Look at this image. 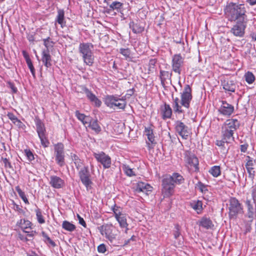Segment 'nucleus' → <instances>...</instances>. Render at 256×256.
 <instances>
[{
  "instance_id": "64",
  "label": "nucleus",
  "mask_w": 256,
  "mask_h": 256,
  "mask_svg": "<svg viewBox=\"0 0 256 256\" xmlns=\"http://www.w3.org/2000/svg\"><path fill=\"white\" fill-rule=\"evenodd\" d=\"M77 217L78 219L79 224L82 225L84 228L86 227V223L83 218H82L79 214H77Z\"/></svg>"
},
{
  "instance_id": "56",
  "label": "nucleus",
  "mask_w": 256,
  "mask_h": 256,
  "mask_svg": "<svg viewBox=\"0 0 256 256\" xmlns=\"http://www.w3.org/2000/svg\"><path fill=\"white\" fill-rule=\"evenodd\" d=\"M157 62V60L156 58H152L150 60L148 66L149 70H153L154 68L156 63Z\"/></svg>"
},
{
  "instance_id": "19",
  "label": "nucleus",
  "mask_w": 256,
  "mask_h": 256,
  "mask_svg": "<svg viewBox=\"0 0 256 256\" xmlns=\"http://www.w3.org/2000/svg\"><path fill=\"white\" fill-rule=\"evenodd\" d=\"M222 86L226 91L234 92L236 88V84L234 80L224 79L222 80Z\"/></svg>"
},
{
  "instance_id": "3",
  "label": "nucleus",
  "mask_w": 256,
  "mask_h": 256,
  "mask_svg": "<svg viewBox=\"0 0 256 256\" xmlns=\"http://www.w3.org/2000/svg\"><path fill=\"white\" fill-rule=\"evenodd\" d=\"M240 126V122L236 118L226 120L222 126V138L228 143L234 141V133Z\"/></svg>"
},
{
  "instance_id": "36",
  "label": "nucleus",
  "mask_w": 256,
  "mask_h": 256,
  "mask_svg": "<svg viewBox=\"0 0 256 256\" xmlns=\"http://www.w3.org/2000/svg\"><path fill=\"white\" fill-rule=\"evenodd\" d=\"M80 88L82 91L85 93L87 98L90 100V102H92V100H94V98H96V96L85 86H80Z\"/></svg>"
},
{
  "instance_id": "50",
  "label": "nucleus",
  "mask_w": 256,
  "mask_h": 256,
  "mask_svg": "<svg viewBox=\"0 0 256 256\" xmlns=\"http://www.w3.org/2000/svg\"><path fill=\"white\" fill-rule=\"evenodd\" d=\"M225 143L228 144L226 142L225 140H224L223 138L222 140H216L215 142V144L216 146L220 148L223 149L224 150H226Z\"/></svg>"
},
{
  "instance_id": "26",
  "label": "nucleus",
  "mask_w": 256,
  "mask_h": 256,
  "mask_svg": "<svg viewBox=\"0 0 256 256\" xmlns=\"http://www.w3.org/2000/svg\"><path fill=\"white\" fill-rule=\"evenodd\" d=\"M22 54L24 58L26 63L32 73L34 78L36 77V73L34 68L33 66L32 61L31 60L26 50H22Z\"/></svg>"
},
{
  "instance_id": "54",
  "label": "nucleus",
  "mask_w": 256,
  "mask_h": 256,
  "mask_svg": "<svg viewBox=\"0 0 256 256\" xmlns=\"http://www.w3.org/2000/svg\"><path fill=\"white\" fill-rule=\"evenodd\" d=\"M252 197L256 206V184L251 188Z\"/></svg>"
},
{
  "instance_id": "39",
  "label": "nucleus",
  "mask_w": 256,
  "mask_h": 256,
  "mask_svg": "<svg viewBox=\"0 0 256 256\" xmlns=\"http://www.w3.org/2000/svg\"><path fill=\"white\" fill-rule=\"evenodd\" d=\"M148 142H146V145L148 150L150 151L152 148H154V144H156L155 141V138L154 134H150L147 136Z\"/></svg>"
},
{
  "instance_id": "21",
  "label": "nucleus",
  "mask_w": 256,
  "mask_h": 256,
  "mask_svg": "<svg viewBox=\"0 0 256 256\" xmlns=\"http://www.w3.org/2000/svg\"><path fill=\"white\" fill-rule=\"evenodd\" d=\"M162 117L164 120L170 118L172 115V110L170 106L165 103L160 107Z\"/></svg>"
},
{
  "instance_id": "62",
  "label": "nucleus",
  "mask_w": 256,
  "mask_h": 256,
  "mask_svg": "<svg viewBox=\"0 0 256 256\" xmlns=\"http://www.w3.org/2000/svg\"><path fill=\"white\" fill-rule=\"evenodd\" d=\"M119 207L116 206V204L114 205V207L112 208V210L114 213V217L116 218V214L119 216V214H121L122 213H121L119 210Z\"/></svg>"
},
{
  "instance_id": "51",
  "label": "nucleus",
  "mask_w": 256,
  "mask_h": 256,
  "mask_svg": "<svg viewBox=\"0 0 256 256\" xmlns=\"http://www.w3.org/2000/svg\"><path fill=\"white\" fill-rule=\"evenodd\" d=\"M120 53L126 59L130 58V51L128 48H122L120 50Z\"/></svg>"
},
{
  "instance_id": "9",
  "label": "nucleus",
  "mask_w": 256,
  "mask_h": 256,
  "mask_svg": "<svg viewBox=\"0 0 256 256\" xmlns=\"http://www.w3.org/2000/svg\"><path fill=\"white\" fill-rule=\"evenodd\" d=\"M162 193L164 197H170L173 194L175 185L170 176H166L162 180Z\"/></svg>"
},
{
  "instance_id": "45",
  "label": "nucleus",
  "mask_w": 256,
  "mask_h": 256,
  "mask_svg": "<svg viewBox=\"0 0 256 256\" xmlns=\"http://www.w3.org/2000/svg\"><path fill=\"white\" fill-rule=\"evenodd\" d=\"M122 170L125 174L128 176H135V174L128 166L126 164H124L122 166Z\"/></svg>"
},
{
  "instance_id": "53",
  "label": "nucleus",
  "mask_w": 256,
  "mask_h": 256,
  "mask_svg": "<svg viewBox=\"0 0 256 256\" xmlns=\"http://www.w3.org/2000/svg\"><path fill=\"white\" fill-rule=\"evenodd\" d=\"M39 138L40 140L41 144L43 146L46 148L48 146L50 142L46 138V135H44L42 136H40Z\"/></svg>"
},
{
  "instance_id": "57",
  "label": "nucleus",
  "mask_w": 256,
  "mask_h": 256,
  "mask_svg": "<svg viewBox=\"0 0 256 256\" xmlns=\"http://www.w3.org/2000/svg\"><path fill=\"white\" fill-rule=\"evenodd\" d=\"M13 124L19 128L24 130L26 128V126L18 118Z\"/></svg>"
},
{
  "instance_id": "11",
  "label": "nucleus",
  "mask_w": 256,
  "mask_h": 256,
  "mask_svg": "<svg viewBox=\"0 0 256 256\" xmlns=\"http://www.w3.org/2000/svg\"><path fill=\"white\" fill-rule=\"evenodd\" d=\"M184 158L188 167L194 168V171L198 170V160L194 154L187 151L184 154Z\"/></svg>"
},
{
  "instance_id": "18",
  "label": "nucleus",
  "mask_w": 256,
  "mask_h": 256,
  "mask_svg": "<svg viewBox=\"0 0 256 256\" xmlns=\"http://www.w3.org/2000/svg\"><path fill=\"white\" fill-rule=\"evenodd\" d=\"M246 162L245 166L248 174V176L252 180H253L255 176V170L253 166L256 164V160H254L250 156L246 157Z\"/></svg>"
},
{
  "instance_id": "38",
  "label": "nucleus",
  "mask_w": 256,
  "mask_h": 256,
  "mask_svg": "<svg viewBox=\"0 0 256 256\" xmlns=\"http://www.w3.org/2000/svg\"><path fill=\"white\" fill-rule=\"evenodd\" d=\"M42 236L43 237L44 242L46 243L48 246H50L52 247H55L56 246V244L48 236V235L44 231H42L41 233Z\"/></svg>"
},
{
  "instance_id": "58",
  "label": "nucleus",
  "mask_w": 256,
  "mask_h": 256,
  "mask_svg": "<svg viewBox=\"0 0 256 256\" xmlns=\"http://www.w3.org/2000/svg\"><path fill=\"white\" fill-rule=\"evenodd\" d=\"M2 160L4 164V167L6 168H12V166L11 165L10 162H9L8 160L6 158H2Z\"/></svg>"
},
{
  "instance_id": "41",
  "label": "nucleus",
  "mask_w": 256,
  "mask_h": 256,
  "mask_svg": "<svg viewBox=\"0 0 256 256\" xmlns=\"http://www.w3.org/2000/svg\"><path fill=\"white\" fill-rule=\"evenodd\" d=\"M62 228L69 232H72L76 229V226L74 224L66 220L63 222Z\"/></svg>"
},
{
  "instance_id": "6",
  "label": "nucleus",
  "mask_w": 256,
  "mask_h": 256,
  "mask_svg": "<svg viewBox=\"0 0 256 256\" xmlns=\"http://www.w3.org/2000/svg\"><path fill=\"white\" fill-rule=\"evenodd\" d=\"M104 102L110 108L116 106L118 108L122 110L125 108L126 104L125 98H120L116 95H107L104 98Z\"/></svg>"
},
{
  "instance_id": "29",
  "label": "nucleus",
  "mask_w": 256,
  "mask_h": 256,
  "mask_svg": "<svg viewBox=\"0 0 256 256\" xmlns=\"http://www.w3.org/2000/svg\"><path fill=\"white\" fill-rule=\"evenodd\" d=\"M116 219L118 222L120 228H126L128 226V224L127 222L126 215L124 214H119V216L116 214Z\"/></svg>"
},
{
  "instance_id": "30",
  "label": "nucleus",
  "mask_w": 256,
  "mask_h": 256,
  "mask_svg": "<svg viewBox=\"0 0 256 256\" xmlns=\"http://www.w3.org/2000/svg\"><path fill=\"white\" fill-rule=\"evenodd\" d=\"M32 222L25 219L21 218L16 222V226L20 227L22 230L24 229H32Z\"/></svg>"
},
{
  "instance_id": "8",
  "label": "nucleus",
  "mask_w": 256,
  "mask_h": 256,
  "mask_svg": "<svg viewBox=\"0 0 256 256\" xmlns=\"http://www.w3.org/2000/svg\"><path fill=\"white\" fill-rule=\"evenodd\" d=\"M78 176L82 184L88 190L91 188L92 182L90 179V174L88 166H84L78 171Z\"/></svg>"
},
{
  "instance_id": "2",
  "label": "nucleus",
  "mask_w": 256,
  "mask_h": 256,
  "mask_svg": "<svg viewBox=\"0 0 256 256\" xmlns=\"http://www.w3.org/2000/svg\"><path fill=\"white\" fill-rule=\"evenodd\" d=\"M192 90L189 84L185 85L184 88L180 92V100L178 98L174 99L173 108L174 112L178 114L184 112L182 106L186 108H189L190 103L192 98Z\"/></svg>"
},
{
  "instance_id": "63",
  "label": "nucleus",
  "mask_w": 256,
  "mask_h": 256,
  "mask_svg": "<svg viewBox=\"0 0 256 256\" xmlns=\"http://www.w3.org/2000/svg\"><path fill=\"white\" fill-rule=\"evenodd\" d=\"M8 84L9 85V87L11 88L12 92L14 94L18 92V89L14 86V84L11 82H9Z\"/></svg>"
},
{
  "instance_id": "20",
  "label": "nucleus",
  "mask_w": 256,
  "mask_h": 256,
  "mask_svg": "<svg viewBox=\"0 0 256 256\" xmlns=\"http://www.w3.org/2000/svg\"><path fill=\"white\" fill-rule=\"evenodd\" d=\"M36 130L38 137L46 135V130L44 122L38 118L35 119Z\"/></svg>"
},
{
  "instance_id": "37",
  "label": "nucleus",
  "mask_w": 256,
  "mask_h": 256,
  "mask_svg": "<svg viewBox=\"0 0 256 256\" xmlns=\"http://www.w3.org/2000/svg\"><path fill=\"white\" fill-rule=\"evenodd\" d=\"M190 206L195 210L197 212L198 214L200 213L202 210V202L199 200H193L190 204Z\"/></svg>"
},
{
  "instance_id": "28",
  "label": "nucleus",
  "mask_w": 256,
  "mask_h": 256,
  "mask_svg": "<svg viewBox=\"0 0 256 256\" xmlns=\"http://www.w3.org/2000/svg\"><path fill=\"white\" fill-rule=\"evenodd\" d=\"M70 157L78 170L82 168V166H84V160H81L78 155L75 154L71 153Z\"/></svg>"
},
{
  "instance_id": "23",
  "label": "nucleus",
  "mask_w": 256,
  "mask_h": 256,
  "mask_svg": "<svg viewBox=\"0 0 256 256\" xmlns=\"http://www.w3.org/2000/svg\"><path fill=\"white\" fill-rule=\"evenodd\" d=\"M246 204L248 208L247 216L248 218L253 219L254 216H256V205L254 204V206L250 200H246Z\"/></svg>"
},
{
  "instance_id": "47",
  "label": "nucleus",
  "mask_w": 256,
  "mask_h": 256,
  "mask_svg": "<svg viewBox=\"0 0 256 256\" xmlns=\"http://www.w3.org/2000/svg\"><path fill=\"white\" fill-rule=\"evenodd\" d=\"M246 81L248 84H252L255 80V77L253 74L251 72H248L245 74Z\"/></svg>"
},
{
  "instance_id": "17",
  "label": "nucleus",
  "mask_w": 256,
  "mask_h": 256,
  "mask_svg": "<svg viewBox=\"0 0 256 256\" xmlns=\"http://www.w3.org/2000/svg\"><path fill=\"white\" fill-rule=\"evenodd\" d=\"M49 184L52 187L56 189L62 188L65 182L64 180L56 176H50V177Z\"/></svg>"
},
{
  "instance_id": "44",
  "label": "nucleus",
  "mask_w": 256,
  "mask_h": 256,
  "mask_svg": "<svg viewBox=\"0 0 256 256\" xmlns=\"http://www.w3.org/2000/svg\"><path fill=\"white\" fill-rule=\"evenodd\" d=\"M16 190L18 192L20 198L26 204H29L28 200L24 192L20 188L19 186H17L16 187Z\"/></svg>"
},
{
  "instance_id": "60",
  "label": "nucleus",
  "mask_w": 256,
  "mask_h": 256,
  "mask_svg": "<svg viewBox=\"0 0 256 256\" xmlns=\"http://www.w3.org/2000/svg\"><path fill=\"white\" fill-rule=\"evenodd\" d=\"M106 247L105 244H100L98 246V251L100 253H104L106 252Z\"/></svg>"
},
{
  "instance_id": "43",
  "label": "nucleus",
  "mask_w": 256,
  "mask_h": 256,
  "mask_svg": "<svg viewBox=\"0 0 256 256\" xmlns=\"http://www.w3.org/2000/svg\"><path fill=\"white\" fill-rule=\"evenodd\" d=\"M195 188L201 192L206 194L208 190L207 188V186L199 181L195 185Z\"/></svg>"
},
{
  "instance_id": "33",
  "label": "nucleus",
  "mask_w": 256,
  "mask_h": 256,
  "mask_svg": "<svg viewBox=\"0 0 256 256\" xmlns=\"http://www.w3.org/2000/svg\"><path fill=\"white\" fill-rule=\"evenodd\" d=\"M130 27L132 30V32L134 34L140 33L144 30V28L140 26V24H135L133 22L130 23Z\"/></svg>"
},
{
  "instance_id": "10",
  "label": "nucleus",
  "mask_w": 256,
  "mask_h": 256,
  "mask_svg": "<svg viewBox=\"0 0 256 256\" xmlns=\"http://www.w3.org/2000/svg\"><path fill=\"white\" fill-rule=\"evenodd\" d=\"M94 156L98 162H100L105 169L108 168L112 164L110 157L104 152H94Z\"/></svg>"
},
{
  "instance_id": "31",
  "label": "nucleus",
  "mask_w": 256,
  "mask_h": 256,
  "mask_svg": "<svg viewBox=\"0 0 256 256\" xmlns=\"http://www.w3.org/2000/svg\"><path fill=\"white\" fill-rule=\"evenodd\" d=\"M75 115L78 119L82 122L84 125L87 124L88 123L90 122L91 117L80 113L78 110L75 112Z\"/></svg>"
},
{
  "instance_id": "12",
  "label": "nucleus",
  "mask_w": 256,
  "mask_h": 256,
  "mask_svg": "<svg viewBox=\"0 0 256 256\" xmlns=\"http://www.w3.org/2000/svg\"><path fill=\"white\" fill-rule=\"evenodd\" d=\"M98 229L102 236L110 242L115 238V236L112 234L113 226L112 224H104L98 226Z\"/></svg>"
},
{
  "instance_id": "15",
  "label": "nucleus",
  "mask_w": 256,
  "mask_h": 256,
  "mask_svg": "<svg viewBox=\"0 0 256 256\" xmlns=\"http://www.w3.org/2000/svg\"><path fill=\"white\" fill-rule=\"evenodd\" d=\"M176 132L183 139L186 140L190 134L188 126L180 120H177L174 124Z\"/></svg>"
},
{
  "instance_id": "42",
  "label": "nucleus",
  "mask_w": 256,
  "mask_h": 256,
  "mask_svg": "<svg viewBox=\"0 0 256 256\" xmlns=\"http://www.w3.org/2000/svg\"><path fill=\"white\" fill-rule=\"evenodd\" d=\"M123 6V4L118 2H113L110 5V8L112 10H116L118 12H120Z\"/></svg>"
},
{
  "instance_id": "35",
  "label": "nucleus",
  "mask_w": 256,
  "mask_h": 256,
  "mask_svg": "<svg viewBox=\"0 0 256 256\" xmlns=\"http://www.w3.org/2000/svg\"><path fill=\"white\" fill-rule=\"evenodd\" d=\"M172 178L174 184H180L184 182V178L182 176L178 173H174L172 176H168Z\"/></svg>"
},
{
  "instance_id": "59",
  "label": "nucleus",
  "mask_w": 256,
  "mask_h": 256,
  "mask_svg": "<svg viewBox=\"0 0 256 256\" xmlns=\"http://www.w3.org/2000/svg\"><path fill=\"white\" fill-rule=\"evenodd\" d=\"M90 102L93 103L94 106L98 108L100 107L102 104V102L97 97H96V98Z\"/></svg>"
},
{
  "instance_id": "14",
  "label": "nucleus",
  "mask_w": 256,
  "mask_h": 256,
  "mask_svg": "<svg viewBox=\"0 0 256 256\" xmlns=\"http://www.w3.org/2000/svg\"><path fill=\"white\" fill-rule=\"evenodd\" d=\"M246 20L243 22H236V24L233 26L230 32L234 36L238 37H242L244 34V30L246 26Z\"/></svg>"
},
{
  "instance_id": "22",
  "label": "nucleus",
  "mask_w": 256,
  "mask_h": 256,
  "mask_svg": "<svg viewBox=\"0 0 256 256\" xmlns=\"http://www.w3.org/2000/svg\"><path fill=\"white\" fill-rule=\"evenodd\" d=\"M152 186H151L149 184L143 182H138L136 188V192H142L146 194H148V192H152Z\"/></svg>"
},
{
  "instance_id": "55",
  "label": "nucleus",
  "mask_w": 256,
  "mask_h": 256,
  "mask_svg": "<svg viewBox=\"0 0 256 256\" xmlns=\"http://www.w3.org/2000/svg\"><path fill=\"white\" fill-rule=\"evenodd\" d=\"M175 230L174 232V236L175 239H178L180 236V226L178 224L175 226Z\"/></svg>"
},
{
  "instance_id": "4",
  "label": "nucleus",
  "mask_w": 256,
  "mask_h": 256,
  "mask_svg": "<svg viewBox=\"0 0 256 256\" xmlns=\"http://www.w3.org/2000/svg\"><path fill=\"white\" fill-rule=\"evenodd\" d=\"M94 45L89 42L80 43L78 46V50L84 62L88 66H92L94 62V56L92 53Z\"/></svg>"
},
{
  "instance_id": "1",
  "label": "nucleus",
  "mask_w": 256,
  "mask_h": 256,
  "mask_svg": "<svg viewBox=\"0 0 256 256\" xmlns=\"http://www.w3.org/2000/svg\"><path fill=\"white\" fill-rule=\"evenodd\" d=\"M224 13L228 20L231 22L246 20V9L243 4L228 3L224 8Z\"/></svg>"
},
{
  "instance_id": "16",
  "label": "nucleus",
  "mask_w": 256,
  "mask_h": 256,
  "mask_svg": "<svg viewBox=\"0 0 256 256\" xmlns=\"http://www.w3.org/2000/svg\"><path fill=\"white\" fill-rule=\"evenodd\" d=\"M218 111L224 116H230L234 112V106L228 104L226 101H222V105Z\"/></svg>"
},
{
  "instance_id": "61",
  "label": "nucleus",
  "mask_w": 256,
  "mask_h": 256,
  "mask_svg": "<svg viewBox=\"0 0 256 256\" xmlns=\"http://www.w3.org/2000/svg\"><path fill=\"white\" fill-rule=\"evenodd\" d=\"M7 116L13 123L18 119V118L12 112H8Z\"/></svg>"
},
{
  "instance_id": "40",
  "label": "nucleus",
  "mask_w": 256,
  "mask_h": 256,
  "mask_svg": "<svg viewBox=\"0 0 256 256\" xmlns=\"http://www.w3.org/2000/svg\"><path fill=\"white\" fill-rule=\"evenodd\" d=\"M209 172L214 177L216 178L221 174L220 167L218 166H213L209 170Z\"/></svg>"
},
{
  "instance_id": "7",
  "label": "nucleus",
  "mask_w": 256,
  "mask_h": 256,
  "mask_svg": "<svg viewBox=\"0 0 256 256\" xmlns=\"http://www.w3.org/2000/svg\"><path fill=\"white\" fill-rule=\"evenodd\" d=\"M54 150L56 163L60 167L64 166L66 164L64 146V144L62 142H58L54 144Z\"/></svg>"
},
{
  "instance_id": "46",
  "label": "nucleus",
  "mask_w": 256,
  "mask_h": 256,
  "mask_svg": "<svg viewBox=\"0 0 256 256\" xmlns=\"http://www.w3.org/2000/svg\"><path fill=\"white\" fill-rule=\"evenodd\" d=\"M36 213V219L38 222L40 224H42L45 222V220L42 215V212L40 209L37 208L35 210Z\"/></svg>"
},
{
  "instance_id": "27",
  "label": "nucleus",
  "mask_w": 256,
  "mask_h": 256,
  "mask_svg": "<svg viewBox=\"0 0 256 256\" xmlns=\"http://www.w3.org/2000/svg\"><path fill=\"white\" fill-rule=\"evenodd\" d=\"M88 126L91 128L96 134H98L101 131V128L97 120H92L90 118V122L88 123Z\"/></svg>"
},
{
  "instance_id": "34",
  "label": "nucleus",
  "mask_w": 256,
  "mask_h": 256,
  "mask_svg": "<svg viewBox=\"0 0 256 256\" xmlns=\"http://www.w3.org/2000/svg\"><path fill=\"white\" fill-rule=\"evenodd\" d=\"M172 73L170 74L168 72L160 70V79L161 84L164 86L166 80L170 79Z\"/></svg>"
},
{
  "instance_id": "52",
  "label": "nucleus",
  "mask_w": 256,
  "mask_h": 256,
  "mask_svg": "<svg viewBox=\"0 0 256 256\" xmlns=\"http://www.w3.org/2000/svg\"><path fill=\"white\" fill-rule=\"evenodd\" d=\"M13 209L16 211L18 212L20 214H24L25 212L22 209V206H20L16 204L14 201H13Z\"/></svg>"
},
{
  "instance_id": "49",
  "label": "nucleus",
  "mask_w": 256,
  "mask_h": 256,
  "mask_svg": "<svg viewBox=\"0 0 256 256\" xmlns=\"http://www.w3.org/2000/svg\"><path fill=\"white\" fill-rule=\"evenodd\" d=\"M24 153L29 162H32L34 160V154L30 149L24 150Z\"/></svg>"
},
{
  "instance_id": "5",
  "label": "nucleus",
  "mask_w": 256,
  "mask_h": 256,
  "mask_svg": "<svg viewBox=\"0 0 256 256\" xmlns=\"http://www.w3.org/2000/svg\"><path fill=\"white\" fill-rule=\"evenodd\" d=\"M228 202V216L230 219H236L238 214H243L242 206L236 198H230Z\"/></svg>"
},
{
  "instance_id": "25",
  "label": "nucleus",
  "mask_w": 256,
  "mask_h": 256,
  "mask_svg": "<svg viewBox=\"0 0 256 256\" xmlns=\"http://www.w3.org/2000/svg\"><path fill=\"white\" fill-rule=\"evenodd\" d=\"M42 60L45 66L49 68L52 66L51 56L49 50H44L42 52Z\"/></svg>"
},
{
  "instance_id": "13",
  "label": "nucleus",
  "mask_w": 256,
  "mask_h": 256,
  "mask_svg": "<svg viewBox=\"0 0 256 256\" xmlns=\"http://www.w3.org/2000/svg\"><path fill=\"white\" fill-rule=\"evenodd\" d=\"M183 64L184 58L180 54L174 55L172 58V70L174 72L180 74L181 67Z\"/></svg>"
},
{
  "instance_id": "24",
  "label": "nucleus",
  "mask_w": 256,
  "mask_h": 256,
  "mask_svg": "<svg viewBox=\"0 0 256 256\" xmlns=\"http://www.w3.org/2000/svg\"><path fill=\"white\" fill-rule=\"evenodd\" d=\"M58 22L62 28L66 26V22L64 18V12L62 9H58V14L55 20V24Z\"/></svg>"
},
{
  "instance_id": "48",
  "label": "nucleus",
  "mask_w": 256,
  "mask_h": 256,
  "mask_svg": "<svg viewBox=\"0 0 256 256\" xmlns=\"http://www.w3.org/2000/svg\"><path fill=\"white\" fill-rule=\"evenodd\" d=\"M43 41L44 44L46 48V50H49L48 49L50 48H52L53 46L54 43L52 40H51L50 37L44 39Z\"/></svg>"
},
{
  "instance_id": "32",
  "label": "nucleus",
  "mask_w": 256,
  "mask_h": 256,
  "mask_svg": "<svg viewBox=\"0 0 256 256\" xmlns=\"http://www.w3.org/2000/svg\"><path fill=\"white\" fill-rule=\"evenodd\" d=\"M200 226L206 229L212 228L214 226L212 221L206 218H202L200 222Z\"/></svg>"
}]
</instances>
